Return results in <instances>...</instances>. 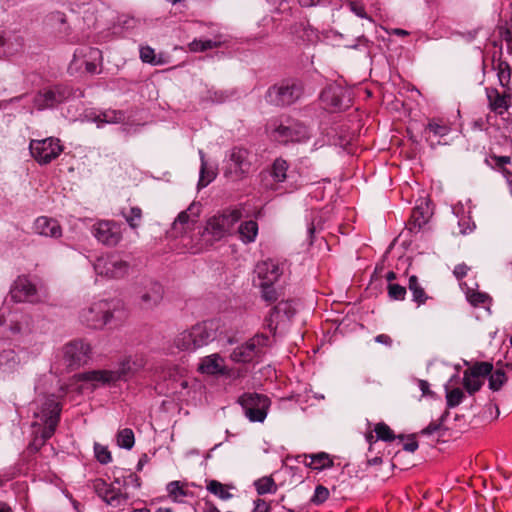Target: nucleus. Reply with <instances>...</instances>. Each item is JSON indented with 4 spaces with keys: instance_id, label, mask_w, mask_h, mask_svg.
Returning <instances> with one entry per match:
<instances>
[{
    "instance_id": "412c9836",
    "label": "nucleus",
    "mask_w": 512,
    "mask_h": 512,
    "mask_svg": "<svg viewBox=\"0 0 512 512\" xmlns=\"http://www.w3.org/2000/svg\"><path fill=\"white\" fill-rule=\"evenodd\" d=\"M163 296L164 288L157 281H145L143 289L140 291L141 304L147 309L157 306L162 301Z\"/></svg>"
},
{
    "instance_id": "f03ea898",
    "label": "nucleus",
    "mask_w": 512,
    "mask_h": 512,
    "mask_svg": "<svg viewBox=\"0 0 512 512\" xmlns=\"http://www.w3.org/2000/svg\"><path fill=\"white\" fill-rule=\"evenodd\" d=\"M33 427L41 428L42 444L50 439L58 426L62 411L60 397L55 394H41L33 402Z\"/></svg>"
},
{
    "instance_id": "f704fd0d",
    "label": "nucleus",
    "mask_w": 512,
    "mask_h": 512,
    "mask_svg": "<svg viewBox=\"0 0 512 512\" xmlns=\"http://www.w3.org/2000/svg\"><path fill=\"white\" fill-rule=\"evenodd\" d=\"M493 364L487 361H477L470 368L466 369L463 374L474 378L484 379L491 374Z\"/></svg>"
},
{
    "instance_id": "0e129e2a",
    "label": "nucleus",
    "mask_w": 512,
    "mask_h": 512,
    "mask_svg": "<svg viewBox=\"0 0 512 512\" xmlns=\"http://www.w3.org/2000/svg\"><path fill=\"white\" fill-rule=\"evenodd\" d=\"M207 94H208V99L212 103H217V104H221L229 98L228 93L226 91H221V90H219V91L218 90H208Z\"/></svg>"
},
{
    "instance_id": "6e6552de",
    "label": "nucleus",
    "mask_w": 512,
    "mask_h": 512,
    "mask_svg": "<svg viewBox=\"0 0 512 512\" xmlns=\"http://www.w3.org/2000/svg\"><path fill=\"white\" fill-rule=\"evenodd\" d=\"M144 367L142 358L125 356L114 370H98V383L114 384L118 381H128Z\"/></svg>"
},
{
    "instance_id": "49530a36",
    "label": "nucleus",
    "mask_w": 512,
    "mask_h": 512,
    "mask_svg": "<svg viewBox=\"0 0 512 512\" xmlns=\"http://www.w3.org/2000/svg\"><path fill=\"white\" fill-rule=\"evenodd\" d=\"M446 390V405L447 408L457 407L464 399L465 394L460 388L448 389V385L445 386Z\"/></svg>"
},
{
    "instance_id": "79ce46f5",
    "label": "nucleus",
    "mask_w": 512,
    "mask_h": 512,
    "mask_svg": "<svg viewBox=\"0 0 512 512\" xmlns=\"http://www.w3.org/2000/svg\"><path fill=\"white\" fill-rule=\"evenodd\" d=\"M255 489L258 495L274 494L277 491V485L271 476H264L254 481Z\"/></svg>"
},
{
    "instance_id": "2eb2a0df",
    "label": "nucleus",
    "mask_w": 512,
    "mask_h": 512,
    "mask_svg": "<svg viewBox=\"0 0 512 512\" xmlns=\"http://www.w3.org/2000/svg\"><path fill=\"white\" fill-rule=\"evenodd\" d=\"M320 99L325 109L330 112L346 110L351 105L350 93L337 85H330L322 90Z\"/></svg>"
},
{
    "instance_id": "6e6d98bb",
    "label": "nucleus",
    "mask_w": 512,
    "mask_h": 512,
    "mask_svg": "<svg viewBox=\"0 0 512 512\" xmlns=\"http://www.w3.org/2000/svg\"><path fill=\"white\" fill-rule=\"evenodd\" d=\"M387 290L389 298L395 301H403L407 294L406 287L396 283H389Z\"/></svg>"
},
{
    "instance_id": "bf43d9fd",
    "label": "nucleus",
    "mask_w": 512,
    "mask_h": 512,
    "mask_svg": "<svg viewBox=\"0 0 512 512\" xmlns=\"http://www.w3.org/2000/svg\"><path fill=\"white\" fill-rule=\"evenodd\" d=\"M73 121L96 122V111L93 108H83L82 112L68 116Z\"/></svg>"
},
{
    "instance_id": "a19ab883",
    "label": "nucleus",
    "mask_w": 512,
    "mask_h": 512,
    "mask_svg": "<svg viewBox=\"0 0 512 512\" xmlns=\"http://www.w3.org/2000/svg\"><path fill=\"white\" fill-rule=\"evenodd\" d=\"M497 71V77L499 84L504 88L508 89L511 79V67L507 61H503L501 59L498 60L496 66L494 67Z\"/></svg>"
},
{
    "instance_id": "423d86ee",
    "label": "nucleus",
    "mask_w": 512,
    "mask_h": 512,
    "mask_svg": "<svg viewBox=\"0 0 512 512\" xmlns=\"http://www.w3.org/2000/svg\"><path fill=\"white\" fill-rule=\"evenodd\" d=\"M254 154L246 147L233 146L223 160L224 176L233 180L246 177L252 168Z\"/></svg>"
},
{
    "instance_id": "6ab92c4d",
    "label": "nucleus",
    "mask_w": 512,
    "mask_h": 512,
    "mask_svg": "<svg viewBox=\"0 0 512 512\" xmlns=\"http://www.w3.org/2000/svg\"><path fill=\"white\" fill-rule=\"evenodd\" d=\"M122 239V225L112 220L98 221V242L116 246Z\"/></svg>"
},
{
    "instance_id": "338daca9",
    "label": "nucleus",
    "mask_w": 512,
    "mask_h": 512,
    "mask_svg": "<svg viewBox=\"0 0 512 512\" xmlns=\"http://www.w3.org/2000/svg\"><path fill=\"white\" fill-rule=\"evenodd\" d=\"M140 59L145 63L154 64L155 63L154 50L149 46L141 47Z\"/></svg>"
},
{
    "instance_id": "4468645a",
    "label": "nucleus",
    "mask_w": 512,
    "mask_h": 512,
    "mask_svg": "<svg viewBox=\"0 0 512 512\" xmlns=\"http://www.w3.org/2000/svg\"><path fill=\"white\" fill-rule=\"evenodd\" d=\"M98 312L102 314L103 325L109 328L119 327L127 317L124 303L118 298L98 302Z\"/></svg>"
},
{
    "instance_id": "13d9d810",
    "label": "nucleus",
    "mask_w": 512,
    "mask_h": 512,
    "mask_svg": "<svg viewBox=\"0 0 512 512\" xmlns=\"http://www.w3.org/2000/svg\"><path fill=\"white\" fill-rule=\"evenodd\" d=\"M190 209L191 208H188V210L182 211L178 214L177 218L173 222V229L180 230V232H182L186 226L188 227L190 223H194V220L191 219L188 214Z\"/></svg>"
},
{
    "instance_id": "a878e982",
    "label": "nucleus",
    "mask_w": 512,
    "mask_h": 512,
    "mask_svg": "<svg viewBox=\"0 0 512 512\" xmlns=\"http://www.w3.org/2000/svg\"><path fill=\"white\" fill-rule=\"evenodd\" d=\"M223 362L218 354L206 356L199 365V371L208 375H227L228 371Z\"/></svg>"
},
{
    "instance_id": "4be33fe9",
    "label": "nucleus",
    "mask_w": 512,
    "mask_h": 512,
    "mask_svg": "<svg viewBox=\"0 0 512 512\" xmlns=\"http://www.w3.org/2000/svg\"><path fill=\"white\" fill-rule=\"evenodd\" d=\"M296 460L303 463L306 467L317 471L330 469L334 466L333 458L326 452L298 455Z\"/></svg>"
},
{
    "instance_id": "c9c22d12",
    "label": "nucleus",
    "mask_w": 512,
    "mask_h": 512,
    "mask_svg": "<svg viewBox=\"0 0 512 512\" xmlns=\"http://www.w3.org/2000/svg\"><path fill=\"white\" fill-rule=\"evenodd\" d=\"M282 313V317L286 322H291L292 318L296 314V308L295 304L291 300H282L278 302L273 308H272V315L277 316L278 314Z\"/></svg>"
},
{
    "instance_id": "69168bd1",
    "label": "nucleus",
    "mask_w": 512,
    "mask_h": 512,
    "mask_svg": "<svg viewBox=\"0 0 512 512\" xmlns=\"http://www.w3.org/2000/svg\"><path fill=\"white\" fill-rule=\"evenodd\" d=\"M490 158L494 161L495 165H491L488 159H485V163L492 168H503L504 166L511 163L510 156H498L493 154L490 156Z\"/></svg>"
},
{
    "instance_id": "c03bdc74",
    "label": "nucleus",
    "mask_w": 512,
    "mask_h": 512,
    "mask_svg": "<svg viewBox=\"0 0 512 512\" xmlns=\"http://www.w3.org/2000/svg\"><path fill=\"white\" fill-rule=\"evenodd\" d=\"M488 376V387L493 392L499 391L508 380L503 369L492 370Z\"/></svg>"
},
{
    "instance_id": "f8f14e48",
    "label": "nucleus",
    "mask_w": 512,
    "mask_h": 512,
    "mask_svg": "<svg viewBox=\"0 0 512 512\" xmlns=\"http://www.w3.org/2000/svg\"><path fill=\"white\" fill-rule=\"evenodd\" d=\"M96 52L88 45H81L76 48L73 59L68 66L70 75L83 76L93 74L95 71Z\"/></svg>"
},
{
    "instance_id": "ea45409f",
    "label": "nucleus",
    "mask_w": 512,
    "mask_h": 512,
    "mask_svg": "<svg viewBox=\"0 0 512 512\" xmlns=\"http://www.w3.org/2000/svg\"><path fill=\"white\" fill-rule=\"evenodd\" d=\"M449 412H444L438 422H431L427 427L421 430L420 434L424 436H433L437 435V437L444 436L447 428L443 426V422L446 420Z\"/></svg>"
},
{
    "instance_id": "603ef678",
    "label": "nucleus",
    "mask_w": 512,
    "mask_h": 512,
    "mask_svg": "<svg viewBox=\"0 0 512 512\" xmlns=\"http://www.w3.org/2000/svg\"><path fill=\"white\" fill-rule=\"evenodd\" d=\"M484 379L474 378L463 374V386L469 395L475 394L481 389Z\"/></svg>"
},
{
    "instance_id": "f3484780",
    "label": "nucleus",
    "mask_w": 512,
    "mask_h": 512,
    "mask_svg": "<svg viewBox=\"0 0 512 512\" xmlns=\"http://www.w3.org/2000/svg\"><path fill=\"white\" fill-rule=\"evenodd\" d=\"M11 299L15 302L35 303L40 301L36 285L27 277L19 276L10 289Z\"/></svg>"
},
{
    "instance_id": "1a4fd4ad",
    "label": "nucleus",
    "mask_w": 512,
    "mask_h": 512,
    "mask_svg": "<svg viewBox=\"0 0 512 512\" xmlns=\"http://www.w3.org/2000/svg\"><path fill=\"white\" fill-rule=\"evenodd\" d=\"M237 403L250 422L262 423L267 417L271 400L264 394L246 392L239 396Z\"/></svg>"
},
{
    "instance_id": "680f3d73",
    "label": "nucleus",
    "mask_w": 512,
    "mask_h": 512,
    "mask_svg": "<svg viewBox=\"0 0 512 512\" xmlns=\"http://www.w3.org/2000/svg\"><path fill=\"white\" fill-rule=\"evenodd\" d=\"M216 177V173L213 170L207 169L205 166L204 174H202V166H200L198 188H204L209 185Z\"/></svg>"
},
{
    "instance_id": "e2e57ef3",
    "label": "nucleus",
    "mask_w": 512,
    "mask_h": 512,
    "mask_svg": "<svg viewBox=\"0 0 512 512\" xmlns=\"http://www.w3.org/2000/svg\"><path fill=\"white\" fill-rule=\"evenodd\" d=\"M460 233L463 235L469 234L476 228L475 223L472 221L470 216L462 217L458 221Z\"/></svg>"
},
{
    "instance_id": "3c124183",
    "label": "nucleus",
    "mask_w": 512,
    "mask_h": 512,
    "mask_svg": "<svg viewBox=\"0 0 512 512\" xmlns=\"http://www.w3.org/2000/svg\"><path fill=\"white\" fill-rule=\"evenodd\" d=\"M79 319L82 324L90 328L96 327V312L93 305L83 308L80 311Z\"/></svg>"
},
{
    "instance_id": "b1692460",
    "label": "nucleus",
    "mask_w": 512,
    "mask_h": 512,
    "mask_svg": "<svg viewBox=\"0 0 512 512\" xmlns=\"http://www.w3.org/2000/svg\"><path fill=\"white\" fill-rule=\"evenodd\" d=\"M33 231L38 235L55 239L62 236V228L59 222L47 216L36 218L33 224Z\"/></svg>"
},
{
    "instance_id": "4d7b16f0",
    "label": "nucleus",
    "mask_w": 512,
    "mask_h": 512,
    "mask_svg": "<svg viewBox=\"0 0 512 512\" xmlns=\"http://www.w3.org/2000/svg\"><path fill=\"white\" fill-rule=\"evenodd\" d=\"M166 490L169 497L174 501H179L180 497H185L187 495V491L183 488L180 481L169 482L166 486Z\"/></svg>"
},
{
    "instance_id": "2f4dec72",
    "label": "nucleus",
    "mask_w": 512,
    "mask_h": 512,
    "mask_svg": "<svg viewBox=\"0 0 512 512\" xmlns=\"http://www.w3.org/2000/svg\"><path fill=\"white\" fill-rule=\"evenodd\" d=\"M258 229V223L255 220L242 222L238 227L240 240L245 244L254 242L258 235Z\"/></svg>"
},
{
    "instance_id": "a211bd4d",
    "label": "nucleus",
    "mask_w": 512,
    "mask_h": 512,
    "mask_svg": "<svg viewBox=\"0 0 512 512\" xmlns=\"http://www.w3.org/2000/svg\"><path fill=\"white\" fill-rule=\"evenodd\" d=\"M485 93L488 101V107L490 111L496 115H503L512 105V94L510 88L505 89L503 93H500L496 88L486 87Z\"/></svg>"
},
{
    "instance_id": "20e7f679",
    "label": "nucleus",
    "mask_w": 512,
    "mask_h": 512,
    "mask_svg": "<svg viewBox=\"0 0 512 512\" xmlns=\"http://www.w3.org/2000/svg\"><path fill=\"white\" fill-rule=\"evenodd\" d=\"M91 347L89 344L75 340L63 346L56 361L51 366V371L56 375L75 370L87 363L90 359Z\"/></svg>"
},
{
    "instance_id": "58836bf2",
    "label": "nucleus",
    "mask_w": 512,
    "mask_h": 512,
    "mask_svg": "<svg viewBox=\"0 0 512 512\" xmlns=\"http://www.w3.org/2000/svg\"><path fill=\"white\" fill-rule=\"evenodd\" d=\"M120 215L125 219L128 226L132 230H137L142 221V209L138 206L131 207L129 212H126L125 209H122Z\"/></svg>"
},
{
    "instance_id": "a18cd8bd",
    "label": "nucleus",
    "mask_w": 512,
    "mask_h": 512,
    "mask_svg": "<svg viewBox=\"0 0 512 512\" xmlns=\"http://www.w3.org/2000/svg\"><path fill=\"white\" fill-rule=\"evenodd\" d=\"M118 446L130 450L135 443L134 433L130 428H124L117 434Z\"/></svg>"
},
{
    "instance_id": "cd10ccee",
    "label": "nucleus",
    "mask_w": 512,
    "mask_h": 512,
    "mask_svg": "<svg viewBox=\"0 0 512 512\" xmlns=\"http://www.w3.org/2000/svg\"><path fill=\"white\" fill-rule=\"evenodd\" d=\"M20 358L12 349L0 352V378H4L18 370Z\"/></svg>"
},
{
    "instance_id": "dca6fc26",
    "label": "nucleus",
    "mask_w": 512,
    "mask_h": 512,
    "mask_svg": "<svg viewBox=\"0 0 512 512\" xmlns=\"http://www.w3.org/2000/svg\"><path fill=\"white\" fill-rule=\"evenodd\" d=\"M129 263L118 254H110L106 258L98 257V275L111 279L123 278L129 270Z\"/></svg>"
},
{
    "instance_id": "ddd939ff",
    "label": "nucleus",
    "mask_w": 512,
    "mask_h": 512,
    "mask_svg": "<svg viewBox=\"0 0 512 512\" xmlns=\"http://www.w3.org/2000/svg\"><path fill=\"white\" fill-rule=\"evenodd\" d=\"M268 337L264 334L255 335L245 343L235 347L230 353V359L235 363H250L262 353L266 346Z\"/></svg>"
},
{
    "instance_id": "9b49d317",
    "label": "nucleus",
    "mask_w": 512,
    "mask_h": 512,
    "mask_svg": "<svg viewBox=\"0 0 512 512\" xmlns=\"http://www.w3.org/2000/svg\"><path fill=\"white\" fill-rule=\"evenodd\" d=\"M29 150L32 157L40 165H46L62 153L63 146L58 138L48 137L41 140H31L29 143Z\"/></svg>"
},
{
    "instance_id": "5701e85b",
    "label": "nucleus",
    "mask_w": 512,
    "mask_h": 512,
    "mask_svg": "<svg viewBox=\"0 0 512 512\" xmlns=\"http://www.w3.org/2000/svg\"><path fill=\"white\" fill-rule=\"evenodd\" d=\"M259 283L275 284L283 274V266L274 260H266L257 265L256 268Z\"/></svg>"
},
{
    "instance_id": "09e8293b",
    "label": "nucleus",
    "mask_w": 512,
    "mask_h": 512,
    "mask_svg": "<svg viewBox=\"0 0 512 512\" xmlns=\"http://www.w3.org/2000/svg\"><path fill=\"white\" fill-rule=\"evenodd\" d=\"M207 490L222 500H228L233 496L225 489L224 485L217 480H210L207 484Z\"/></svg>"
},
{
    "instance_id": "774afa93",
    "label": "nucleus",
    "mask_w": 512,
    "mask_h": 512,
    "mask_svg": "<svg viewBox=\"0 0 512 512\" xmlns=\"http://www.w3.org/2000/svg\"><path fill=\"white\" fill-rule=\"evenodd\" d=\"M501 38L508 44L512 45V29L508 27V21L504 25L498 26Z\"/></svg>"
},
{
    "instance_id": "e433bc0d",
    "label": "nucleus",
    "mask_w": 512,
    "mask_h": 512,
    "mask_svg": "<svg viewBox=\"0 0 512 512\" xmlns=\"http://www.w3.org/2000/svg\"><path fill=\"white\" fill-rule=\"evenodd\" d=\"M288 168L289 165L286 160L282 158H277L273 162L269 174L275 183H282L287 178Z\"/></svg>"
},
{
    "instance_id": "f257e3e1",
    "label": "nucleus",
    "mask_w": 512,
    "mask_h": 512,
    "mask_svg": "<svg viewBox=\"0 0 512 512\" xmlns=\"http://www.w3.org/2000/svg\"><path fill=\"white\" fill-rule=\"evenodd\" d=\"M34 331L32 316L19 307L0 309V340H8L15 345H26L31 342Z\"/></svg>"
},
{
    "instance_id": "7c9ffc66",
    "label": "nucleus",
    "mask_w": 512,
    "mask_h": 512,
    "mask_svg": "<svg viewBox=\"0 0 512 512\" xmlns=\"http://www.w3.org/2000/svg\"><path fill=\"white\" fill-rule=\"evenodd\" d=\"M408 289L411 292L412 301L416 303L417 307L424 305L428 299H431V297L425 292L416 275L409 277Z\"/></svg>"
},
{
    "instance_id": "8fccbe9b",
    "label": "nucleus",
    "mask_w": 512,
    "mask_h": 512,
    "mask_svg": "<svg viewBox=\"0 0 512 512\" xmlns=\"http://www.w3.org/2000/svg\"><path fill=\"white\" fill-rule=\"evenodd\" d=\"M259 287L261 289V297L265 302L270 304L278 300L279 293L277 289L274 287V284L259 283Z\"/></svg>"
},
{
    "instance_id": "aec40b11",
    "label": "nucleus",
    "mask_w": 512,
    "mask_h": 512,
    "mask_svg": "<svg viewBox=\"0 0 512 512\" xmlns=\"http://www.w3.org/2000/svg\"><path fill=\"white\" fill-rule=\"evenodd\" d=\"M219 325L214 320H207L192 326L197 349L208 345L217 338Z\"/></svg>"
},
{
    "instance_id": "37998d69",
    "label": "nucleus",
    "mask_w": 512,
    "mask_h": 512,
    "mask_svg": "<svg viewBox=\"0 0 512 512\" xmlns=\"http://www.w3.org/2000/svg\"><path fill=\"white\" fill-rule=\"evenodd\" d=\"M289 322H286L282 313L277 316L272 315V309L269 312V315L265 318V326L266 328L273 334L276 335L278 330H284L287 328Z\"/></svg>"
},
{
    "instance_id": "7ed1b4c3",
    "label": "nucleus",
    "mask_w": 512,
    "mask_h": 512,
    "mask_svg": "<svg viewBox=\"0 0 512 512\" xmlns=\"http://www.w3.org/2000/svg\"><path fill=\"white\" fill-rule=\"evenodd\" d=\"M270 137L280 143L304 142L309 139L308 127L292 117L272 118L266 126Z\"/></svg>"
},
{
    "instance_id": "052dcab7",
    "label": "nucleus",
    "mask_w": 512,
    "mask_h": 512,
    "mask_svg": "<svg viewBox=\"0 0 512 512\" xmlns=\"http://www.w3.org/2000/svg\"><path fill=\"white\" fill-rule=\"evenodd\" d=\"M123 487L125 489H139L141 487V478L133 472L123 476Z\"/></svg>"
},
{
    "instance_id": "de8ad7c7",
    "label": "nucleus",
    "mask_w": 512,
    "mask_h": 512,
    "mask_svg": "<svg viewBox=\"0 0 512 512\" xmlns=\"http://www.w3.org/2000/svg\"><path fill=\"white\" fill-rule=\"evenodd\" d=\"M220 46V42L213 41L211 39H194L189 44V49L192 52H204L206 50H210L213 48H217Z\"/></svg>"
},
{
    "instance_id": "864d4df0",
    "label": "nucleus",
    "mask_w": 512,
    "mask_h": 512,
    "mask_svg": "<svg viewBox=\"0 0 512 512\" xmlns=\"http://www.w3.org/2000/svg\"><path fill=\"white\" fill-rule=\"evenodd\" d=\"M329 489L323 485H317L314 490V494L310 498V503L319 506L326 502L329 498Z\"/></svg>"
},
{
    "instance_id": "c85d7f7f",
    "label": "nucleus",
    "mask_w": 512,
    "mask_h": 512,
    "mask_svg": "<svg viewBox=\"0 0 512 512\" xmlns=\"http://www.w3.org/2000/svg\"><path fill=\"white\" fill-rule=\"evenodd\" d=\"M430 211L427 203L417 205L411 212L409 220V230L418 232L428 222L430 218Z\"/></svg>"
},
{
    "instance_id": "bb28decb",
    "label": "nucleus",
    "mask_w": 512,
    "mask_h": 512,
    "mask_svg": "<svg viewBox=\"0 0 512 512\" xmlns=\"http://www.w3.org/2000/svg\"><path fill=\"white\" fill-rule=\"evenodd\" d=\"M23 38L12 31L0 32V56L12 54L23 46Z\"/></svg>"
},
{
    "instance_id": "4c0bfd02",
    "label": "nucleus",
    "mask_w": 512,
    "mask_h": 512,
    "mask_svg": "<svg viewBox=\"0 0 512 512\" xmlns=\"http://www.w3.org/2000/svg\"><path fill=\"white\" fill-rule=\"evenodd\" d=\"M376 440H381L384 442H391L398 438L399 440H404L405 435H398L396 436L393 432V430L384 422L377 423L374 427Z\"/></svg>"
},
{
    "instance_id": "9d476101",
    "label": "nucleus",
    "mask_w": 512,
    "mask_h": 512,
    "mask_svg": "<svg viewBox=\"0 0 512 512\" xmlns=\"http://www.w3.org/2000/svg\"><path fill=\"white\" fill-rule=\"evenodd\" d=\"M242 212L239 209H227L221 214L211 217L206 224L205 232L214 240H220L228 235L234 225L240 221Z\"/></svg>"
},
{
    "instance_id": "72a5a7b5",
    "label": "nucleus",
    "mask_w": 512,
    "mask_h": 512,
    "mask_svg": "<svg viewBox=\"0 0 512 512\" xmlns=\"http://www.w3.org/2000/svg\"><path fill=\"white\" fill-rule=\"evenodd\" d=\"M450 127L443 123L441 120L432 119L425 126L423 135L426 140H429V134H433L436 137H444L450 133Z\"/></svg>"
},
{
    "instance_id": "393cba45",
    "label": "nucleus",
    "mask_w": 512,
    "mask_h": 512,
    "mask_svg": "<svg viewBox=\"0 0 512 512\" xmlns=\"http://www.w3.org/2000/svg\"><path fill=\"white\" fill-rule=\"evenodd\" d=\"M100 482L103 486H107V484L98 479V496L101 497V499L109 506L114 508H120L124 506L128 499L129 494L123 493L120 491L119 488L114 487H107L103 492L102 489H100Z\"/></svg>"
},
{
    "instance_id": "39448f33",
    "label": "nucleus",
    "mask_w": 512,
    "mask_h": 512,
    "mask_svg": "<svg viewBox=\"0 0 512 512\" xmlns=\"http://www.w3.org/2000/svg\"><path fill=\"white\" fill-rule=\"evenodd\" d=\"M303 94L304 86L302 81L290 78L271 85L265 92L264 99L271 106L286 108L299 101Z\"/></svg>"
},
{
    "instance_id": "c756f323",
    "label": "nucleus",
    "mask_w": 512,
    "mask_h": 512,
    "mask_svg": "<svg viewBox=\"0 0 512 512\" xmlns=\"http://www.w3.org/2000/svg\"><path fill=\"white\" fill-rule=\"evenodd\" d=\"M460 286L465 293L467 301L474 307L484 305L491 301V298L487 293L477 290V283H474L475 287L469 286L466 282L460 283Z\"/></svg>"
},
{
    "instance_id": "0eeeda50",
    "label": "nucleus",
    "mask_w": 512,
    "mask_h": 512,
    "mask_svg": "<svg viewBox=\"0 0 512 512\" xmlns=\"http://www.w3.org/2000/svg\"><path fill=\"white\" fill-rule=\"evenodd\" d=\"M83 97H85V92L83 91H73L68 86L56 85L52 88L39 91L33 98V104L36 109L45 110L54 108L64 102H78Z\"/></svg>"
},
{
    "instance_id": "5fc2aeb1",
    "label": "nucleus",
    "mask_w": 512,
    "mask_h": 512,
    "mask_svg": "<svg viewBox=\"0 0 512 512\" xmlns=\"http://www.w3.org/2000/svg\"><path fill=\"white\" fill-rule=\"evenodd\" d=\"M98 127L100 123H118L124 120V114L120 111H106L101 114H98Z\"/></svg>"
},
{
    "instance_id": "473e14b6",
    "label": "nucleus",
    "mask_w": 512,
    "mask_h": 512,
    "mask_svg": "<svg viewBox=\"0 0 512 512\" xmlns=\"http://www.w3.org/2000/svg\"><path fill=\"white\" fill-rule=\"evenodd\" d=\"M174 345L181 351H195L197 350L195 338L193 335L192 327L179 333L174 339Z\"/></svg>"
}]
</instances>
